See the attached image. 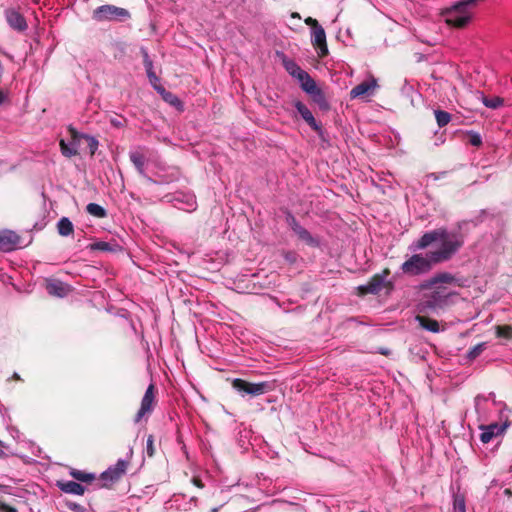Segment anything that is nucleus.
Segmentation results:
<instances>
[{
    "label": "nucleus",
    "instance_id": "nucleus-1",
    "mask_svg": "<svg viewBox=\"0 0 512 512\" xmlns=\"http://www.w3.org/2000/svg\"><path fill=\"white\" fill-rule=\"evenodd\" d=\"M464 244V235L460 229L438 228L424 233L413 243V250L432 247L428 251L431 259L438 263L448 261Z\"/></svg>",
    "mask_w": 512,
    "mask_h": 512
},
{
    "label": "nucleus",
    "instance_id": "nucleus-2",
    "mask_svg": "<svg viewBox=\"0 0 512 512\" xmlns=\"http://www.w3.org/2000/svg\"><path fill=\"white\" fill-rule=\"evenodd\" d=\"M475 1L476 0H462L452 7L445 9L442 12V16L446 24L455 28L467 26L473 15L470 6L474 4Z\"/></svg>",
    "mask_w": 512,
    "mask_h": 512
},
{
    "label": "nucleus",
    "instance_id": "nucleus-3",
    "mask_svg": "<svg viewBox=\"0 0 512 512\" xmlns=\"http://www.w3.org/2000/svg\"><path fill=\"white\" fill-rule=\"evenodd\" d=\"M435 264L437 263L431 259L428 252L425 256L414 254L401 265V270L405 274L415 276L429 272Z\"/></svg>",
    "mask_w": 512,
    "mask_h": 512
},
{
    "label": "nucleus",
    "instance_id": "nucleus-4",
    "mask_svg": "<svg viewBox=\"0 0 512 512\" xmlns=\"http://www.w3.org/2000/svg\"><path fill=\"white\" fill-rule=\"evenodd\" d=\"M232 387L242 396H259L267 393L271 387L268 382L251 383L240 378L232 381Z\"/></svg>",
    "mask_w": 512,
    "mask_h": 512
},
{
    "label": "nucleus",
    "instance_id": "nucleus-5",
    "mask_svg": "<svg viewBox=\"0 0 512 512\" xmlns=\"http://www.w3.org/2000/svg\"><path fill=\"white\" fill-rule=\"evenodd\" d=\"M129 17V12L113 5H103L93 12V18L96 21L120 20Z\"/></svg>",
    "mask_w": 512,
    "mask_h": 512
},
{
    "label": "nucleus",
    "instance_id": "nucleus-6",
    "mask_svg": "<svg viewBox=\"0 0 512 512\" xmlns=\"http://www.w3.org/2000/svg\"><path fill=\"white\" fill-rule=\"evenodd\" d=\"M155 403V386L153 384H150L146 389V392L141 400L140 408L135 416V422L138 423L141 421L142 418L149 416L154 409Z\"/></svg>",
    "mask_w": 512,
    "mask_h": 512
},
{
    "label": "nucleus",
    "instance_id": "nucleus-7",
    "mask_svg": "<svg viewBox=\"0 0 512 512\" xmlns=\"http://www.w3.org/2000/svg\"><path fill=\"white\" fill-rule=\"evenodd\" d=\"M378 81L375 77L369 76V78L362 83L356 85L350 91L351 99H364L365 97H369L374 95L375 91L378 89Z\"/></svg>",
    "mask_w": 512,
    "mask_h": 512
},
{
    "label": "nucleus",
    "instance_id": "nucleus-8",
    "mask_svg": "<svg viewBox=\"0 0 512 512\" xmlns=\"http://www.w3.org/2000/svg\"><path fill=\"white\" fill-rule=\"evenodd\" d=\"M128 463L125 460H118L117 463L109 467L101 474V479L105 486L118 481L126 472Z\"/></svg>",
    "mask_w": 512,
    "mask_h": 512
},
{
    "label": "nucleus",
    "instance_id": "nucleus-9",
    "mask_svg": "<svg viewBox=\"0 0 512 512\" xmlns=\"http://www.w3.org/2000/svg\"><path fill=\"white\" fill-rule=\"evenodd\" d=\"M21 247V237L16 232L9 229L0 231V251L10 252Z\"/></svg>",
    "mask_w": 512,
    "mask_h": 512
},
{
    "label": "nucleus",
    "instance_id": "nucleus-10",
    "mask_svg": "<svg viewBox=\"0 0 512 512\" xmlns=\"http://www.w3.org/2000/svg\"><path fill=\"white\" fill-rule=\"evenodd\" d=\"M312 43L315 47H317L319 57H325L328 54L326 34L321 26L312 30Z\"/></svg>",
    "mask_w": 512,
    "mask_h": 512
},
{
    "label": "nucleus",
    "instance_id": "nucleus-11",
    "mask_svg": "<svg viewBox=\"0 0 512 512\" xmlns=\"http://www.w3.org/2000/svg\"><path fill=\"white\" fill-rule=\"evenodd\" d=\"M298 81L301 84L302 89L313 96L315 99L317 97H322L321 90L317 87L316 82L310 77V75L305 72L304 74H301V77L298 79Z\"/></svg>",
    "mask_w": 512,
    "mask_h": 512
},
{
    "label": "nucleus",
    "instance_id": "nucleus-12",
    "mask_svg": "<svg viewBox=\"0 0 512 512\" xmlns=\"http://www.w3.org/2000/svg\"><path fill=\"white\" fill-rule=\"evenodd\" d=\"M387 272L385 273V276L375 275L366 285L360 286L359 289L362 294L367 293H378L380 292L384 286H385V277L387 276Z\"/></svg>",
    "mask_w": 512,
    "mask_h": 512
},
{
    "label": "nucleus",
    "instance_id": "nucleus-13",
    "mask_svg": "<svg viewBox=\"0 0 512 512\" xmlns=\"http://www.w3.org/2000/svg\"><path fill=\"white\" fill-rule=\"evenodd\" d=\"M81 139L80 135L72 131V140L69 143H66L65 140L60 141L61 152L66 157H72L78 154L79 140Z\"/></svg>",
    "mask_w": 512,
    "mask_h": 512
},
{
    "label": "nucleus",
    "instance_id": "nucleus-14",
    "mask_svg": "<svg viewBox=\"0 0 512 512\" xmlns=\"http://www.w3.org/2000/svg\"><path fill=\"white\" fill-rule=\"evenodd\" d=\"M6 20L10 27H12L15 30L23 31L27 28L25 18L14 9L6 11Z\"/></svg>",
    "mask_w": 512,
    "mask_h": 512
},
{
    "label": "nucleus",
    "instance_id": "nucleus-15",
    "mask_svg": "<svg viewBox=\"0 0 512 512\" xmlns=\"http://www.w3.org/2000/svg\"><path fill=\"white\" fill-rule=\"evenodd\" d=\"M506 426L499 425L497 423L490 424L488 426H482L483 432L480 435V440L483 443H489L495 436L504 432Z\"/></svg>",
    "mask_w": 512,
    "mask_h": 512
},
{
    "label": "nucleus",
    "instance_id": "nucleus-16",
    "mask_svg": "<svg viewBox=\"0 0 512 512\" xmlns=\"http://www.w3.org/2000/svg\"><path fill=\"white\" fill-rule=\"evenodd\" d=\"M46 289L50 295H54L57 297H64L70 291V287L67 284L58 280L47 281Z\"/></svg>",
    "mask_w": 512,
    "mask_h": 512
},
{
    "label": "nucleus",
    "instance_id": "nucleus-17",
    "mask_svg": "<svg viewBox=\"0 0 512 512\" xmlns=\"http://www.w3.org/2000/svg\"><path fill=\"white\" fill-rule=\"evenodd\" d=\"M295 108L301 117L308 123V125L315 131L320 130V126L317 124L312 112L300 101L295 102Z\"/></svg>",
    "mask_w": 512,
    "mask_h": 512
},
{
    "label": "nucleus",
    "instance_id": "nucleus-18",
    "mask_svg": "<svg viewBox=\"0 0 512 512\" xmlns=\"http://www.w3.org/2000/svg\"><path fill=\"white\" fill-rule=\"evenodd\" d=\"M292 229L298 238L305 244L315 247L319 245V241L314 238L305 228L294 222Z\"/></svg>",
    "mask_w": 512,
    "mask_h": 512
},
{
    "label": "nucleus",
    "instance_id": "nucleus-19",
    "mask_svg": "<svg viewBox=\"0 0 512 512\" xmlns=\"http://www.w3.org/2000/svg\"><path fill=\"white\" fill-rule=\"evenodd\" d=\"M58 487L61 491L73 495H83L85 492L84 487L74 481L58 482Z\"/></svg>",
    "mask_w": 512,
    "mask_h": 512
},
{
    "label": "nucleus",
    "instance_id": "nucleus-20",
    "mask_svg": "<svg viewBox=\"0 0 512 512\" xmlns=\"http://www.w3.org/2000/svg\"><path fill=\"white\" fill-rule=\"evenodd\" d=\"M416 321L419 323V325L424 328L425 330H428L433 333H437L440 331V325L438 321L425 317V316H416Z\"/></svg>",
    "mask_w": 512,
    "mask_h": 512
},
{
    "label": "nucleus",
    "instance_id": "nucleus-21",
    "mask_svg": "<svg viewBox=\"0 0 512 512\" xmlns=\"http://www.w3.org/2000/svg\"><path fill=\"white\" fill-rule=\"evenodd\" d=\"M144 66H145L147 76H148L149 81L152 84V86L155 89H156V87H160L161 85L158 84L159 78L155 74V72L153 70V63L146 52H144Z\"/></svg>",
    "mask_w": 512,
    "mask_h": 512
},
{
    "label": "nucleus",
    "instance_id": "nucleus-22",
    "mask_svg": "<svg viewBox=\"0 0 512 512\" xmlns=\"http://www.w3.org/2000/svg\"><path fill=\"white\" fill-rule=\"evenodd\" d=\"M156 90H157V92H159L161 94V96L165 102L176 107L179 110L182 109V102L176 95H174L171 92L166 91L162 86L156 87Z\"/></svg>",
    "mask_w": 512,
    "mask_h": 512
},
{
    "label": "nucleus",
    "instance_id": "nucleus-23",
    "mask_svg": "<svg viewBox=\"0 0 512 512\" xmlns=\"http://www.w3.org/2000/svg\"><path fill=\"white\" fill-rule=\"evenodd\" d=\"M129 158L131 162L134 164L135 168L142 176H146L145 174V156L139 151H132L129 154Z\"/></svg>",
    "mask_w": 512,
    "mask_h": 512
},
{
    "label": "nucleus",
    "instance_id": "nucleus-24",
    "mask_svg": "<svg viewBox=\"0 0 512 512\" xmlns=\"http://www.w3.org/2000/svg\"><path fill=\"white\" fill-rule=\"evenodd\" d=\"M57 229L61 236H69L73 233L74 226L67 217H63L58 221Z\"/></svg>",
    "mask_w": 512,
    "mask_h": 512
},
{
    "label": "nucleus",
    "instance_id": "nucleus-25",
    "mask_svg": "<svg viewBox=\"0 0 512 512\" xmlns=\"http://www.w3.org/2000/svg\"><path fill=\"white\" fill-rule=\"evenodd\" d=\"M87 212L97 218H103L106 216L105 209L96 203H89L86 207Z\"/></svg>",
    "mask_w": 512,
    "mask_h": 512
},
{
    "label": "nucleus",
    "instance_id": "nucleus-26",
    "mask_svg": "<svg viewBox=\"0 0 512 512\" xmlns=\"http://www.w3.org/2000/svg\"><path fill=\"white\" fill-rule=\"evenodd\" d=\"M496 336L504 339H512V326L510 325H497L495 327Z\"/></svg>",
    "mask_w": 512,
    "mask_h": 512
},
{
    "label": "nucleus",
    "instance_id": "nucleus-27",
    "mask_svg": "<svg viewBox=\"0 0 512 512\" xmlns=\"http://www.w3.org/2000/svg\"><path fill=\"white\" fill-rule=\"evenodd\" d=\"M70 475L78 480V481H81V482H91L92 480L95 479V476L93 474H90V473H86V472H83V471H80V470H75L73 469L71 472H70Z\"/></svg>",
    "mask_w": 512,
    "mask_h": 512
},
{
    "label": "nucleus",
    "instance_id": "nucleus-28",
    "mask_svg": "<svg viewBox=\"0 0 512 512\" xmlns=\"http://www.w3.org/2000/svg\"><path fill=\"white\" fill-rule=\"evenodd\" d=\"M285 68L289 72L290 75L293 77L299 79L301 77V74H304L305 71L302 70L295 62L293 61H286L285 62Z\"/></svg>",
    "mask_w": 512,
    "mask_h": 512
},
{
    "label": "nucleus",
    "instance_id": "nucleus-29",
    "mask_svg": "<svg viewBox=\"0 0 512 512\" xmlns=\"http://www.w3.org/2000/svg\"><path fill=\"white\" fill-rule=\"evenodd\" d=\"M435 117H436L437 124L440 127L447 125L451 120V116L449 113H447L445 111H440V110L435 111Z\"/></svg>",
    "mask_w": 512,
    "mask_h": 512
},
{
    "label": "nucleus",
    "instance_id": "nucleus-30",
    "mask_svg": "<svg viewBox=\"0 0 512 512\" xmlns=\"http://www.w3.org/2000/svg\"><path fill=\"white\" fill-rule=\"evenodd\" d=\"M453 512H466L465 500L461 495H455L453 501Z\"/></svg>",
    "mask_w": 512,
    "mask_h": 512
},
{
    "label": "nucleus",
    "instance_id": "nucleus-31",
    "mask_svg": "<svg viewBox=\"0 0 512 512\" xmlns=\"http://www.w3.org/2000/svg\"><path fill=\"white\" fill-rule=\"evenodd\" d=\"M454 280V277L448 273H442L435 276L432 280V284L436 283H451Z\"/></svg>",
    "mask_w": 512,
    "mask_h": 512
},
{
    "label": "nucleus",
    "instance_id": "nucleus-32",
    "mask_svg": "<svg viewBox=\"0 0 512 512\" xmlns=\"http://www.w3.org/2000/svg\"><path fill=\"white\" fill-rule=\"evenodd\" d=\"M483 103L486 107L495 109L501 106L503 101L499 97H494L491 99L483 98Z\"/></svg>",
    "mask_w": 512,
    "mask_h": 512
},
{
    "label": "nucleus",
    "instance_id": "nucleus-33",
    "mask_svg": "<svg viewBox=\"0 0 512 512\" xmlns=\"http://www.w3.org/2000/svg\"><path fill=\"white\" fill-rule=\"evenodd\" d=\"M80 137L84 138L87 141L90 149V154L93 155L98 148V141L94 137L88 135H80Z\"/></svg>",
    "mask_w": 512,
    "mask_h": 512
},
{
    "label": "nucleus",
    "instance_id": "nucleus-34",
    "mask_svg": "<svg viewBox=\"0 0 512 512\" xmlns=\"http://www.w3.org/2000/svg\"><path fill=\"white\" fill-rule=\"evenodd\" d=\"M485 349V343H479L474 346L468 353L469 358L475 359L478 357Z\"/></svg>",
    "mask_w": 512,
    "mask_h": 512
},
{
    "label": "nucleus",
    "instance_id": "nucleus-35",
    "mask_svg": "<svg viewBox=\"0 0 512 512\" xmlns=\"http://www.w3.org/2000/svg\"><path fill=\"white\" fill-rule=\"evenodd\" d=\"M469 143L472 146H480L482 143L481 136L478 133H474V132L469 133Z\"/></svg>",
    "mask_w": 512,
    "mask_h": 512
},
{
    "label": "nucleus",
    "instance_id": "nucleus-36",
    "mask_svg": "<svg viewBox=\"0 0 512 512\" xmlns=\"http://www.w3.org/2000/svg\"><path fill=\"white\" fill-rule=\"evenodd\" d=\"M154 439H153V436L150 435L148 438H147V447H146V450H147V454L148 456L152 457L154 455Z\"/></svg>",
    "mask_w": 512,
    "mask_h": 512
},
{
    "label": "nucleus",
    "instance_id": "nucleus-37",
    "mask_svg": "<svg viewBox=\"0 0 512 512\" xmlns=\"http://www.w3.org/2000/svg\"><path fill=\"white\" fill-rule=\"evenodd\" d=\"M305 22H306V24H307V25L312 26V30H313L314 28H316V27H320V25L318 24L317 20H316V19H313V18H311V17L307 18V19L305 20Z\"/></svg>",
    "mask_w": 512,
    "mask_h": 512
},
{
    "label": "nucleus",
    "instance_id": "nucleus-38",
    "mask_svg": "<svg viewBox=\"0 0 512 512\" xmlns=\"http://www.w3.org/2000/svg\"><path fill=\"white\" fill-rule=\"evenodd\" d=\"M284 257L287 261L293 263L296 260V254L293 252H286Z\"/></svg>",
    "mask_w": 512,
    "mask_h": 512
},
{
    "label": "nucleus",
    "instance_id": "nucleus-39",
    "mask_svg": "<svg viewBox=\"0 0 512 512\" xmlns=\"http://www.w3.org/2000/svg\"><path fill=\"white\" fill-rule=\"evenodd\" d=\"M1 509H3V511H4V512H17V510H16V509L11 508V507H8V506H6V505H2V506H1Z\"/></svg>",
    "mask_w": 512,
    "mask_h": 512
},
{
    "label": "nucleus",
    "instance_id": "nucleus-40",
    "mask_svg": "<svg viewBox=\"0 0 512 512\" xmlns=\"http://www.w3.org/2000/svg\"><path fill=\"white\" fill-rule=\"evenodd\" d=\"M192 481H193L194 485H196L197 487H199V488H203V484H202V482H201V480H200V479H198V478H193V480H192Z\"/></svg>",
    "mask_w": 512,
    "mask_h": 512
},
{
    "label": "nucleus",
    "instance_id": "nucleus-41",
    "mask_svg": "<svg viewBox=\"0 0 512 512\" xmlns=\"http://www.w3.org/2000/svg\"><path fill=\"white\" fill-rule=\"evenodd\" d=\"M111 124H112L113 126H116V127H120V126H122V122H121L120 120H117V119H112V120H111Z\"/></svg>",
    "mask_w": 512,
    "mask_h": 512
},
{
    "label": "nucleus",
    "instance_id": "nucleus-42",
    "mask_svg": "<svg viewBox=\"0 0 512 512\" xmlns=\"http://www.w3.org/2000/svg\"><path fill=\"white\" fill-rule=\"evenodd\" d=\"M6 99V95L4 94V92L2 90H0V105L4 103Z\"/></svg>",
    "mask_w": 512,
    "mask_h": 512
},
{
    "label": "nucleus",
    "instance_id": "nucleus-43",
    "mask_svg": "<svg viewBox=\"0 0 512 512\" xmlns=\"http://www.w3.org/2000/svg\"><path fill=\"white\" fill-rule=\"evenodd\" d=\"M98 248L103 249V250H106V249L108 248V244H107V243H104V242L99 243V244H98Z\"/></svg>",
    "mask_w": 512,
    "mask_h": 512
},
{
    "label": "nucleus",
    "instance_id": "nucleus-44",
    "mask_svg": "<svg viewBox=\"0 0 512 512\" xmlns=\"http://www.w3.org/2000/svg\"><path fill=\"white\" fill-rule=\"evenodd\" d=\"M189 207H190V209L195 208V201L193 199H191V202L189 203Z\"/></svg>",
    "mask_w": 512,
    "mask_h": 512
},
{
    "label": "nucleus",
    "instance_id": "nucleus-45",
    "mask_svg": "<svg viewBox=\"0 0 512 512\" xmlns=\"http://www.w3.org/2000/svg\"><path fill=\"white\" fill-rule=\"evenodd\" d=\"M381 353H382V354H384V355H387V354H388V352L386 351V349H383V351H381Z\"/></svg>",
    "mask_w": 512,
    "mask_h": 512
},
{
    "label": "nucleus",
    "instance_id": "nucleus-46",
    "mask_svg": "<svg viewBox=\"0 0 512 512\" xmlns=\"http://www.w3.org/2000/svg\"><path fill=\"white\" fill-rule=\"evenodd\" d=\"M381 353H382V354H384V355H387V354H388V352L386 351V349H383V351H381Z\"/></svg>",
    "mask_w": 512,
    "mask_h": 512
},
{
    "label": "nucleus",
    "instance_id": "nucleus-47",
    "mask_svg": "<svg viewBox=\"0 0 512 512\" xmlns=\"http://www.w3.org/2000/svg\"><path fill=\"white\" fill-rule=\"evenodd\" d=\"M218 509L217 508H213L212 512H217Z\"/></svg>",
    "mask_w": 512,
    "mask_h": 512
}]
</instances>
